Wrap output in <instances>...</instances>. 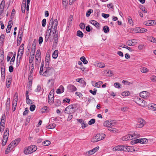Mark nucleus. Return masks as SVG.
<instances>
[{
    "mask_svg": "<svg viewBox=\"0 0 156 156\" xmlns=\"http://www.w3.org/2000/svg\"><path fill=\"white\" fill-rule=\"evenodd\" d=\"M24 44H22L20 46L18 50L17 56V61H18V59L19 61H20V59L21 58L24 52Z\"/></svg>",
    "mask_w": 156,
    "mask_h": 156,
    "instance_id": "3",
    "label": "nucleus"
},
{
    "mask_svg": "<svg viewBox=\"0 0 156 156\" xmlns=\"http://www.w3.org/2000/svg\"><path fill=\"white\" fill-rule=\"evenodd\" d=\"M143 24L145 25L148 26L154 25L156 24V20H148L144 22Z\"/></svg>",
    "mask_w": 156,
    "mask_h": 156,
    "instance_id": "8",
    "label": "nucleus"
},
{
    "mask_svg": "<svg viewBox=\"0 0 156 156\" xmlns=\"http://www.w3.org/2000/svg\"><path fill=\"white\" fill-rule=\"evenodd\" d=\"M56 124L54 123H53L50 124L49 125L47 126L46 128L48 129H53L56 127Z\"/></svg>",
    "mask_w": 156,
    "mask_h": 156,
    "instance_id": "35",
    "label": "nucleus"
},
{
    "mask_svg": "<svg viewBox=\"0 0 156 156\" xmlns=\"http://www.w3.org/2000/svg\"><path fill=\"white\" fill-rule=\"evenodd\" d=\"M77 35L81 38L83 37V34L82 31L80 30H78L77 32Z\"/></svg>",
    "mask_w": 156,
    "mask_h": 156,
    "instance_id": "47",
    "label": "nucleus"
},
{
    "mask_svg": "<svg viewBox=\"0 0 156 156\" xmlns=\"http://www.w3.org/2000/svg\"><path fill=\"white\" fill-rule=\"evenodd\" d=\"M148 40L151 42L156 43V38L152 36H150L148 37Z\"/></svg>",
    "mask_w": 156,
    "mask_h": 156,
    "instance_id": "32",
    "label": "nucleus"
},
{
    "mask_svg": "<svg viewBox=\"0 0 156 156\" xmlns=\"http://www.w3.org/2000/svg\"><path fill=\"white\" fill-rule=\"evenodd\" d=\"M105 65L102 62H99L98 63L97 66L99 68H104L105 67Z\"/></svg>",
    "mask_w": 156,
    "mask_h": 156,
    "instance_id": "42",
    "label": "nucleus"
},
{
    "mask_svg": "<svg viewBox=\"0 0 156 156\" xmlns=\"http://www.w3.org/2000/svg\"><path fill=\"white\" fill-rule=\"evenodd\" d=\"M51 32H49V31L48 30V31L46 33L45 37V41L47 42L48 41V40L49 39L50 34Z\"/></svg>",
    "mask_w": 156,
    "mask_h": 156,
    "instance_id": "36",
    "label": "nucleus"
},
{
    "mask_svg": "<svg viewBox=\"0 0 156 156\" xmlns=\"http://www.w3.org/2000/svg\"><path fill=\"white\" fill-rule=\"evenodd\" d=\"M10 98L7 99V102L6 104V108L7 110H8L9 109V106L10 105Z\"/></svg>",
    "mask_w": 156,
    "mask_h": 156,
    "instance_id": "31",
    "label": "nucleus"
},
{
    "mask_svg": "<svg viewBox=\"0 0 156 156\" xmlns=\"http://www.w3.org/2000/svg\"><path fill=\"white\" fill-rule=\"evenodd\" d=\"M98 141L97 139L96 136H94L91 139V141L92 142H96Z\"/></svg>",
    "mask_w": 156,
    "mask_h": 156,
    "instance_id": "53",
    "label": "nucleus"
},
{
    "mask_svg": "<svg viewBox=\"0 0 156 156\" xmlns=\"http://www.w3.org/2000/svg\"><path fill=\"white\" fill-rule=\"evenodd\" d=\"M50 54L49 52H47L45 58V61H49Z\"/></svg>",
    "mask_w": 156,
    "mask_h": 156,
    "instance_id": "45",
    "label": "nucleus"
},
{
    "mask_svg": "<svg viewBox=\"0 0 156 156\" xmlns=\"http://www.w3.org/2000/svg\"><path fill=\"white\" fill-rule=\"evenodd\" d=\"M140 71L142 73H146L148 72V70L147 68L144 67L141 68Z\"/></svg>",
    "mask_w": 156,
    "mask_h": 156,
    "instance_id": "51",
    "label": "nucleus"
},
{
    "mask_svg": "<svg viewBox=\"0 0 156 156\" xmlns=\"http://www.w3.org/2000/svg\"><path fill=\"white\" fill-rule=\"evenodd\" d=\"M107 7L109 9H113L114 5L112 3H110L107 4Z\"/></svg>",
    "mask_w": 156,
    "mask_h": 156,
    "instance_id": "60",
    "label": "nucleus"
},
{
    "mask_svg": "<svg viewBox=\"0 0 156 156\" xmlns=\"http://www.w3.org/2000/svg\"><path fill=\"white\" fill-rule=\"evenodd\" d=\"M9 130L8 128H6L4 132V135L3 137H5V138H8L9 135Z\"/></svg>",
    "mask_w": 156,
    "mask_h": 156,
    "instance_id": "26",
    "label": "nucleus"
},
{
    "mask_svg": "<svg viewBox=\"0 0 156 156\" xmlns=\"http://www.w3.org/2000/svg\"><path fill=\"white\" fill-rule=\"evenodd\" d=\"M123 145H118L113 147L112 150L115 151H123Z\"/></svg>",
    "mask_w": 156,
    "mask_h": 156,
    "instance_id": "17",
    "label": "nucleus"
},
{
    "mask_svg": "<svg viewBox=\"0 0 156 156\" xmlns=\"http://www.w3.org/2000/svg\"><path fill=\"white\" fill-rule=\"evenodd\" d=\"M11 81V80H7L6 81V87L7 88H9L10 87Z\"/></svg>",
    "mask_w": 156,
    "mask_h": 156,
    "instance_id": "61",
    "label": "nucleus"
},
{
    "mask_svg": "<svg viewBox=\"0 0 156 156\" xmlns=\"http://www.w3.org/2000/svg\"><path fill=\"white\" fill-rule=\"evenodd\" d=\"M80 60L85 64H86L88 63V61L86 60L84 56L81 57L80 58Z\"/></svg>",
    "mask_w": 156,
    "mask_h": 156,
    "instance_id": "43",
    "label": "nucleus"
},
{
    "mask_svg": "<svg viewBox=\"0 0 156 156\" xmlns=\"http://www.w3.org/2000/svg\"><path fill=\"white\" fill-rule=\"evenodd\" d=\"M103 29L104 32L105 33L108 32L109 31V28L107 26H104Z\"/></svg>",
    "mask_w": 156,
    "mask_h": 156,
    "instance_id": "44",
    "label": "nucleus"
},
{
    "mask_svg": "<svg viewBox=\"0 0 156 156\" xmlns=\"http://www.w3.org/2000/svg\"><path fill=\"white\" fill-rule=\"evenodd\" d=\"M140 96L142 98H147L149 96V94L147 91H144L140 93Z\"/></svg>",
    "mask_w": 156,
    "mask_h": 156,
    "instance_id": "9",
    "label": "nucleus"
},
{
    "mask_svg": "<svg viewBox=\"0 0 156 156\" xmlns=\"http://www.w3.org/2000/svg\"><path fill=\"white\" fill-rule=\"evenodd\" d=\"M113 120H107L103 123V125L104 126L110 127L111 126H114L115 124V123L114 122Z\"/></svg>",
    "mask_w": 156,
    "mask_h": 156,
    "instance_id": "5",
    "label": "nucleus"
},
{
    "mask_svg": "<svg viewBox=\"0 0 156 156\" xmlns=\"http://www.w3.org/2000/svg\"><path fill=\"white\" fill-rule=\"evenodd\" d=\"M102 73L106 76H111L113 75L112 71L109 70L103 71Z\"/></svg>",
    "mask_w": 156,
    "mask_h": 156,
    "instance_id": "13",
    "label": "nucleus"
},
{
    "mask_svg": "<svg viewBox=\"0 0 156 156\" xmlns=\"http://www.w3.org/2000/svg\"><path fill=\"white\" fill-rule=\"evenodd\" d=\"M16 54H14L11 59V61L10 62V64H13L15 60V58Z\"/></svg>",
    "mask_w": 156,
    "mask_h": 156,
    "instance_id": "59",
    "label": "nucleus"
},
{
    "mask_svg": "<svg viewBox=\"0 0 156 156\" xmlns=\"http://www.w3.org/2000/svg\"><path fill=\"white\" fill-rule=\"evenodd\" d=\"M129 94V93L128 91H125L122 92V95L123 96H126Z\"/></svg>",
    "mask_w": 156,
    "mask_h": 156,
    "instance_id": "57",
    "label": "nucleus"
},
{
    "mask_svg": "<svg viewBox=\"0 0 156 156\" xmlns=\"http://www.w3.org/2000/svg\"><path fill=\"white\" fill-rule=\"evenodd\" d=\"M20 141V139H17L12 141L10 144L12 145V147L14 148L18 144Z\"/></svg>",
    "mask_w": 156,
    "mask_h": 156,
    "instance_id": "15",
    "label": "nucleus"
},
{
    "mask_svg": "<svg viewBox=\"0 0 156 156\" xmlns=\"http://www.w3.org/2000/svg\"><path fill=\"white\" fill-rule=\"evenodd\" d=\"M150 106V109L153 111H156V104H151Z\"/></svg>",
    "mask_w": 156,
    "mask_h": 156,
    "instance_id": "40",
    "label": "nucleus"
},
{
    "mask_svg": "<svg viewBox=\"0 0 156 156\" xmlns=\"http://www.w3.org/2000/svg\"><path fill=\"white\" fill-rule=\"evenodd\" d=\"M35 105H32L30 107V109L31 111H33L35 108Z\"/></svg>",
    "mask_w": 156,
    "mask_h": 156,
    "instance_id": "63",
    "label": "nucleus"
},
{
    "mask_svg": "<svg viewBox=\"0 0 156 156\" xmlns=\"http://www.w3.org/2000/svg\"><path fill=\"white\" fill-rule=\"evenodd\" d=\"M17 101L16 99L15 100H13L12 103V110L14 112L16 110V107Z\"/></svg>",
    "mask_w": 156,
    "mask_h": 156,
    "instance_id": "24",
    "label": "nucleus"
},
{
    "mask_svg": "<svg viewBox=\"0 0 156 156\" xmlns=\"http://www.w3.org/2000/svg\"><path fill=\"white\" fill-rule=\"evenodd\" d=\"M132 139V136L131 134H128L125 136H123L122 138V140L123 141H126Z\"/></svg>",
    "mask_w": 156,
    "mask_h": 156,
    "instance_id": "18",
    "label": "nucleus"
},
{
    "mask_svg": "<svg viewBox=\"0 0 156 156\" xmlns=\"http://www.w3.org/2000/svg\"><path fill=\"white\" fill-rule=\"evenodd\" d=\"M67 88L70 92H73L77 90V88L74 85L69 84L67 87Z\"/></svg>",
    "mask_w": 156,
    "mask_h": 156,
    "instance_id": "10",
    "label": "nucleus"
},
{
    "mask_svg": "<svg viewBox=\"0 0 156 156\" xmlns=\"http://www.w3.org/2000/svg\"><path fill=\"white\" fill-rule=\"evenodd\" d=\"M12 145L10 144L8 146L7 148L5 150V153L7 154L13 148Z\"/></svg>",
    "mask_w": 156,
    "mask_h": 156,
    "instance_id": "27",
    "label": "nucleus"
},
{
    "mask_svg": "<svg viewBox=\"0 0 156 156\" xmlns=\"http://www.w3.org/2000/svg\"><path fill=\"white\" fill-rule=\"evenodd\" d=\"M64 88L62 85L60 86L58 88L56 91L57 94H61L64 92Z\"/></svg>",
    "mask_w": 156,
    "mask_h": 156,
    "instance_id": "22",
    "label": "nucleus"
},
{
    "mask_svg": "<svg viewBox=\"0 0 156 156\" xmlns=\"http://www.w3.org/2000/svg\"><path fill=\"white\" fill-rule=\"evenodd\" d=\"M5 1L4 0H2L0 5V14L2 13L4 8L5 5Z\"/></svg>",
    "mask_w": 156,
    "mask_h": 156,
    "instance_id": "21",
    "label": "nucleus"
},
{
    "mask_svg": "<svg viewBox=\"0 0 156 156\" xmlns=\"http://www.w3.org/2000/svg\"><path fill=\"white\" fill-rule=\"evenodd\" d=\"M54 89L51 90L50 91L48 97H54Z\"/></svg>",
    "mask_w": 156,
    "mask_h": 156,
    "instance_id": "49",
    "label": "nucleus"
},
{
    "mask_svg": "<svg viewBox=\"0 0 156 156\" xmlns=\"http://www.w3.org/2000/svg\"><path fill=\"white\" fill-rule=\"evenodd\" d=\"M26 7V2L25 1H23L22 2L21 6V10L22 12L23 13L25 12Z\"/></svg>",
    "mask_w": 156,
    "mask_h": 156,
    "instance_id": "30",
    "label": "nucleus"
},
{
    "mask_svg": "<svg viewBox=\"0 0 156 156\" xmlns=\"http://www.w3.org/2000/svg\"><path fill=\"white\" fill-rule=\"evenodd\" d=\"M136 141H138V143H140L142 144L146 143L148 142L146 138L137 139Z\"/></svg>",
    "mask_w": 156,
    "mask_h": 156,
    "instance_id": "20",
    "label": "nucleus"
},
{
    "mask_svg": "<svg viewBox=\"0 0 156 156\" xmlns=\"http://www.w3.org/2000/svg\"><path fill=\"white\" fill-rule=\"evenodd\" d=\"M93 12V10L91 9H89L87 12L86 16L89 17L91 12Z\"/></svg>",
    "mask_w": 156,
    "mask_h": 156,
    "instance_id": "58",
    "label": "nucleus"
},
{
    "mask_svg": "<svg viewBox=\"0 0 156 156\" xmlns=\"http://www.w3.org/2000/svg\"><path fill=\"white\" fill-rule=\"evenodd\" d=\"M54 97H48V102L49 104H52L54 102Z\"/></svg>",
    "mask_w": 156,
    "mask_h": 156,
    "instance_id": "38",
    "label": "nucleus"
},
{
    "mask_svg": "<svg viewBox=\"0 0 156 156\" xmlns=\"http://www.w3.org/2000/svg\"><path fill=\"white\" fill-rule=\"evenodd\" d=\"M103 83V82L102 81H99L95 83L94 81L92 82V85L94 87L97 88L100 87L101 85Z\"/></svg>",
    "mask_w": 156,
    "mask_h": 156,
    "instance_id": "16",
    "label": "nucleus"
},
{
    "mask_svg": "<svg viewBox=\"0 0 156 156\" xmlns=\"http://www.w3.org/2000/svg\"><path fill=\"white\" fill-rule=\"evenodd\" d=\"M37 149V147L35 145H32L30 146L25 148L24 153L26 154H30L36 151Z\"/></svg>",
    "mask_w": 156,
    "mask_h": 156,
    "instance_id": "2",
    "label": "nucleus"
},
{
    "mask_svg": "<svg viewBox=\"0 0 156 156\" xmlns=\"http://www.w3.org/2000/svg\"><path fill=\"white\" fill-rule=\"evenodd\" d=\"M99 147L98 146L97 147L92 149L86 153L87 156H89L93 154L96 152H97L99 149Z\"/></svg>",
    "mask_w": 156,
    "mask_h": 156,
    "instance_id": "7",
    "label": "nucleus"
},
{
    "mask_svg": "<svg viewBox=\"0 0 156 156\" xmlns=\"http://www.w3.org/2000/svg\"><path fill=\"white\" fill-rule=\"evenodd\" d=\"M95 122V119H92L90 120L88 122V123L89 125H91L94 124Z\"/></svg>",
    "mask_w": 156,
    "mask_h": 156,
    "instance_id": "55",
    "label": "nucleus"
},
{
    "mask_svg": "<svg viewBox=\"0 0 156 156\" xmlns=\"http://www.w3.org/2000/svg\"><path fill=\"white\" fill-rule=\"evenodd\" d=\"M8 139V138H5V137H3L2 142V145L3 146H5L6 145L7 141Z\"/></svg>",
    "mask_w": 156,
    "mask_h": 156,
    "instance_id": "41",
    "label": "nucleus"
},
{
    "mask_svg": "<svg viewBox=\"0 0 156 156\" xmlns=\"http://www.w3.org/2000/svg\"><path fill=\"white\" fill-rule=\"evenodd\" d=\"M35 58H41V53L40 50L38 49L37 51Z\"/></svg>",
    "mask_w": 156,
    "mask_h": 156,
    "instance_id": "39",
    "label": "nucleus"
},
{
    "mask_svg": "<svg viewBox=\"0 0 156 156\" xmlns=\"http://www.w3.org/2000/svg\"><path fill=\"white\" fill-rule=\"evenodd\" d=\"M102 134H98L96 135V137L98 140V141L102 140L104 139L105 137V134H103L104 136H102Z\"/></svg>",
    "mask_w": 156,
    "mask_h": 156,
    "instance_id": "28",
    "label": "nucleus"
},
{
    "mask_svg": "<svg viewBox=\"0 0 156 156\" xmlns=\"http://www.w3.org/2000/svg\"><path fill=\"white\" fill-rule=\"evenodd\" d=\"M58 55V51L57 50H56L54 52L52 55V57L56 59L57 58Z\"/></svg>",
    "mask_w": 156,
    "mask_h": 156,
    "instance_id": "33",
    "label": "nucleus"
},
{
    "mask_svg": "<svg viewBox=\"0 0 156 156\" xmlns=\"http://www.w3.org/2000/svg\"><path fill=\"white\" fill-rule=\"evenodd\" d=\"M90 23L96 27L99 28L100 27V25L97 22L94 20H91L90 22Z\"/></svg>",
    "mask_w": 156,
    "mask_h": 156,
    "instance_id": "25",
    "label": "nucleus"
},
{
    "mask_svg": "<svg viewBox=\"0 0 156 156\" xmlns=\"http://www.w3.org/2000/svg\"><path fill=\"white\" fill-rule=\"evenodd\" d=\"M44 70H45V71L44 72L42 71L43 73L41 75H43L44 76H48L51 74L53 69L50 67H47L46 68H44Z\"/></svg>",
    "mask_w": 156,
    "mask_h": 156,
    "instance_id": "4",
    "label": "nucleus"
},
{
    "mask_svg": "<svg viewBox=\"0 0 156 156\" xmlns=\"http://www.w3.org/2000/svg\"><path fill=\"white\" fill-rule=\"evenodd\" d=\"M132 136V139H135L139 137L140 136V135L137 132L134 133L133 134H131Z\"/></svg>",
    "mask_w": 156,
    "mask_h": 156,
    "instance_id": "29",
    "label": "nucleus"
},
{
    "mask_svg": "<svg viewBox=\"0 0 156 156\" xmlns=\"http://www.w3.org/2000/svg\"><path fill=\"white\" fill-rule=\"evenodd\" d=\"M28 89L29 90L30 89L32 85V81H28Z\"/></svg>",
    "mask_w": 156,
    "mask_h": 156,
    "instance_id": "52",
    "label": "nucleus"
},
{
    "mask_svg": "<svg viewBox=\"0 0 156 156\" xmlns=\"http://www.w3.org/2000/svg\"><path fill=\"white\" fill-rule=\"evenodd\" d=\"M35 64H39L40 63V62H41V58H35Z\"/></svg>",
    "mask_w": 156,
    "mask_h": 156,
    "instance_id": "62",
    "label": "nucleus"
},
{
    "mask_svg": "<svg viewBox=\"0 0 156 156\" xmlns=\"http://www.w3.org/2000/svg\"><path fill=\"white\" fill-rule=\"evenodd\" d=\"M47 107L46 106H44L41 109V111L42 112H47L48 111L47 109Z\"/></svg>",
    "mask_w": 156,
    "mask_h": 156,
    "instance_id": "50",
    "label": "nucleus"
},
{
    "mask_svg": "<svg viewBox=\"0 0 156 156\" xmlns=\"http://www.w3.org/2000/svg\"><path fill=\"white\" fill-rule=\"evenodd\" d=\"M123 148H124V149H123V151H124L132 152L135 151L134 149L132 147L128 146H125L123 145Z\"/></svg>",
    "mask_w": 156,
    "mask_h": 156,
    "instance_id": "11",
    "label": "nucleus"
},
{
    "mask_svg": "<svg viewBox=\"0 0 156 156\" xmlns=\"http://www.w3.org/2000/svg\"><path fill=\"white\" fill-rule=\"evenodd\" d=\"M34 69V64H32L30 66V74H32Z\"/></svg>",
    "mask_w": 156,
    "mask_h": 156,
    "instance_id": "48",
    "label": "nucleus"
},
{
    "mask_svg": "<svg viewBox=\"0 0 156 156\" xmlns=\"http://www.w3.org/2000/svg\"><path fill=\"white\" fill-rule=\"evenodd\" d=\"M80 28L82 29H84L85 27V25L84 23H81L80 24Z\"/></svg>",
    "mask_w": 156,
    "mask_h": 156,
    "instance_id": "64",
    "label": "nucleus"
},
{
    "mask_svg": "<svg viewBox=\"0 0 156 156\" xmlns=\"http://www.w3.org/2000/svg\"><path fill=\"white\" fill-rule=\"evenodd\" d=\"M44 67V63L42 62L41 65V66L40 69V73L41 75L42 74V71H43V69Z\"/></svg>",
    "mask_w": 156,
    "mask_h": 156,
    "instance_id": "54",
    "label": "nucleus"
},
{
    "mask_svg": "<svg viewBox=\"0 0 156 156\" xmlns=\"http://www.w3.org/2000/svg\"><path fill=\"white\" fill-rule=\"evenodd\" d=\"M112 127V126L109 127V128L108 129L109 131H111V132H112L113 133H116L118 132V129H116L113 128Z\"/></svg>",
    "mask_w": 156,
    "mask_h": 156,
    "instance_id": "37",
    "label": "nucleus"
},
{
    "mask_svg": "<svg viewBox=\"0 0 156 156\" xmlns=\"http://www.w3.org/2000/svg\"><path fill=\"white\" fill-rule=\"evenodd\" d=\"M44 145V146H47L49 145L50 143V141L49 140H46L43 142Z\"/></svg>",
    "mask_w": 156,
    "mask_h": 156,
    "instance_id": "56",
    "label": "nucleus"
},
{
    "mask_svg": "<svg viewBox=\"0 0 156 156\" xmlns=\"http://www.w3.org/2000/svg\"><path fill=\"white\" fill-rule=\"evenodd\" d=\"M147 31V29L141 27L136 28V31L137 33H144Z\"/></svg>",
    "mask_w": 156,
    "mask_h": 156,
    "instance_id": "19",
    "label": "nucleus"
},
{
    "mask_svg": "<svg viewBox=\"0 0 156 156\" xmlns=\"http://www.w3.org/2000/svg\"><path fill=\"white\" fill-rule=\"evenodd\" d=\"M77 120L81 124V127L82 129L85 128L88 125L82 119H77Z\"/></svg>",
    "mask_w": 156,
    "mask_h": 156,
    "instance_id": "14",
    "label": "nucleus"
},
{
    "mask_svg": "<svg viewBox=\"0 0 156 156\" xmlns=\"http://www.w3.org/2000/svg\"><path fill=\"white\" fill-rule=\"evenodd\" d=\"M76 108V106L75 104L71 105L67 107L65 109V113H67L68 112H66L68 110L73 109Z\"/></svg>",
    "mask_w": 156,
    "mask_h": 156,
    "instance_id": "23",
    "label": "nucleus"
},
{
    "mask_svg": "<svg viewBox=\"0 0 156 156\" xmlns=\"http://www.w3.org/2000/svg\"><path fill=\"white\" fill-rule=\"evenodd\" d=\"M58 21L57 19L54 20L53 17L51 18L50 20L48 25V31L50 30V32H52L53 34L56 33L58 25Z\"/></svg>",
    "mask_w": 156,
    "mask_h": 156,
    "instance_id": "1",
    "label": "nucleus"
},
{
    "mask_svg": "<svg viewBox=\"0 0 156 156\" xmlns=\"http://www.w3.org/2000/svg\"><path fill=\"white\" fill-rule=\"evenodd\" d=\"M54 103L55 105L56 106H60L61 104V101L59 100L58 99H56L54 101Z\"/></svg>",
    "mask_w": 156,
    "mask_h": 156,
    "instance_id": "34",
    "label": "nucleus"
},
{
    "mask_svg": "<svg viewBox=\"0 0 156 156\" xmlns=\"http://www.w3.org/2000/svg\"><path fill=\"white\" fill-rule=\"evenodd\" d=\"M137 103L140 106H144L145 105V101L140 98H137Z\"/></svg>",
    "mask_w": 156,
    "mask_h": 156,
    "instance_id": "12",
    "label": "nucleus"
},
{
    "mask_svg": "<svg viewBox=\"0 0 156 156\" xmlns=\"http://www.w3.org/2000/svg\"><path fill=\"white\" fill-rule=\"evenodd\" d=\"M145 124V122L143 119L139 118L138 119V123L136 124V127L138 128H142Z\"/></svg>",
    "mask_w": 156,
    "mask_h": 156,
    "instance_id": "6",
    "label": "nucleus"
},
{
    "mask_svg": "<svg viewBox=\"0 0 156 156\" xmlns=\"http://www.w3.org/2000/svg\"><path fill=\"white\" fill-rule=\"evenodd\" d=\"M127 19L129 23L131 25L133 26V22L131 18V17L130 16H128Z\"/></svg>",
    "mask_w": 156,
    "mask_h": 156,
    "instance_id": "46",
    "label": "nucleus"
}]
</instances>
